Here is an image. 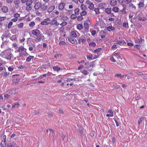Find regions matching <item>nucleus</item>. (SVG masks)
I'll return each mask as SVG.
<instances>
[{
	"label": "nucleus",
	"instance_id": "9b49d317",
	"mask_svg": "<svg viewBox=\"0 0 147 147\" xmlns=\"http://www.w3.org/2000/svg\"><path fill=\"white\" fill-rule=\"evenodd\" d=\"M15 143L13 141H10L8 143L7 146V147H15Z\"/></svg>",
	"mask_w": 147,
	"mask_h": 147
},
{
	"label": "nucleus",
	"instance_id": "052dcab7",
	"mask_svg": "<svg viewBox=\"0 0 147 147\" xmlns=\"http://www.w3.org/2000/svg\"><path fill=\"white\" fill-rule=\"evenodd\" d=\"M81 9H83L86 8L85 7V5L84 4H82L81 6Z\"/></svg>",
	"mask_w": 147,
	"mask_h": 147
},
{
	"label": "nucleus",
	"instance_id": "4468645a",
	"mask_svg": "<svg viewBox=\"0 0 147 147\" xmlns=\"http://www.w3.org/2000/svg\"><path fill=\"white\" fill-rule=\"evenodd\" d=\"M13 3L17 7H19V4L20 3V0H14Z\"/></svg>",
	"mask_w": 147,
	"mask_h": 147
},
{
	"label": "nucleus",
	"instance_id": "a211bd4d",
	"mask_svg": "<svg viewBox=\"0 0 147 147\" xmlns=\"http://www.w3.org/2000/svg\"><path fill=\"white\" fill-rule=\"evenodd\" d=\"M107 29L109 32H110L111 31L115 30V28L112 26H109L107 27Z\"/></svg>",
	"mask_w": 147,
	"mask_h": 147
},
{
	"label": "nucleus",
	"instance_id": "37998d69",
	"mask_svg": "<svg viewBox=\"0 0 147 147\" xmlns=\"http://www.w3.org/2000/svg\"><path fill=\"white\" fill-rule=\"evenodd\" d=\"M6 18V17H0V22L4 20Z\"/></svg>",
	"mask_w": 147,
	"mask_h": 147
},
{
	"label": "nucleus",
	"instance_id": "bb28decb",
	"mask_svg": "<svg viewBox=\"0 0 147 147\" xmlns=\"http://www.w3.org/2000/svg\"><path fill=\"white\" fill-rule=\"evenodd\" d=\"M84 129V128L82 127H81L79 129L80 135L81 136H82L83 135V134L82 132Z\"/></svg>",
	"mask_w": 147,
	"mask_h": 147
},
{
	"label": "nucleus",
	"instance_id": "6e6552de",
	"mask_svg": "<svg viewBox=\"0 0 147 147\" xmlns=\"http://www.w3.org/2000/svg\"><path fill=\"white\" fill-rule=\"evenodd\" d=\"M40 31L37 29L33 30L32 31L33 34L36 36H38L40 34Z\"/></svg>",
	"mask_w": 147,
	"mask_h": 147
},
{
	"label": "nucleus",
	"instance_id": "2eb2a0df",
	"mask_svg": "<svg viewBox=\"0 0 147 147\" xmlns=\"http://www.w3.org/2000/svg\"><path fill=\"white\" fill-rule=\"evenodd\" d=\"M65 6V3H61L59 6V9H63Z\"/></svg>",
	"mask_w": 147,
	"mask_h": 147
},
{
	"label": "nucleus",
	"instance_id": "09e8293b",
	"mask_svg": "<svg viewBox=\"0 0 147 147\" xmlns=\"http://www.w3.org/2000/svg\"><path fill=\"white\" fill-rule=\"evenodd\" d=\"M105 12L106 13L109 14L111 13V10H105Z\"/></svg>",
	"mask_w": 147,
	"mask_h": 147
},
{
	"label": "nucleus",
	"instance_id": "423d86ee",
	"mask_svg": "<svg viewBox=\"0 0 147 147\" xmlns=\"http://www.w3.org/2000/svg\"><path fill=\"white\" fill-rule=\"evenodd\" d=\"M32 3V0H27L26 2V5L28 7V8L30 9H31L32 8V7L31 6V5Z\"/></svg>",
	"mask_w": 147,
	"mask_h": 147
},
{
	"label": "nucleus",
	"instance_id": "c756f323",
	"mask_svg": "<svg viewBox=\"0 0 147 147\" xmlns=\"http://www.w3.org/2000/svg\"><path fill=\"white\" fill-rule=\"evenodd\" d=\"M96 45V43L94 42L90 43L89 44V46H91L92 47H95Z\"/></svg>",
	"mask_w": 147,
	"mask_h": 147
},
{
	"label": "nucleus",
	"instance_id": "f8f14e48",
	"mask_svg": "<svg viewBox=\"0 0 147 147\" xmlns=\"http://www.w3.org/2000/svg\"><path fill=\"white\" fill-rule=\"evenodd\" d=\"M117 0H111L110 2V5L112 6H115L117 5Z\"/></svg>",
	"mask_w": 147,
	"mask_h": 147
},
{
	"label": "nucleus",
	"instance_id": "58836bf2",
	"mask_svg": "<svg viewBox=\"0 0 147 147\" xmlns=\"http://www.w3.org/2000/svg\"><path fill=\"white\" fill-rule=\"evenodd\" d=\"M35 22H32L29 24V26L30 27L34 26L35 25Z\"/></svg>",
	"mask_w": 147,
	"mask_h": 147
},
{
	"label": "nucleus",
	"instance_id": "de8ad7c7",
	"mask_svg": "<svg viewBox=\"0 0 147 147\" xmlns=\"http://www.w3.org/2000/svg\"><path fill=\"white\" fill-rule=\"evenodd\" d=\"M119 12L120 13H126V11H125V10H121Z\"/></svg>",
	"mask_w": 147,
	"mask_h": 147
},
{
	"label": "nucleus",
	"instance_id": "603ef678",
	"mask_svg": "<svg viewBox=\"0 0 147 147\" xmlns=\"http://www.w3.org/2000/svg\"><path fill=\"white\" fill-rule=\"evenodd\" d=\"M92 55L89 56L87 55V59L90 60H91L92 59Z\"/></svg>",
	"mask_w": 147,
	"mask_h": 147
},
{
	"label": "nucleus",
	"instance_id": "cd10ccee",
	"mask_svg": "<svg viewBox=\"0 0 147 147\" xmlns=\"http://www.w3.org/2000/svg\"><path fill=\"white\" fill-rule=\"evenodd\" d=\"M46 34L48 36H51L53 35L52 33L49 30L47 31Z\"/></svg>",
	"mask_w": 147,
	"mask_h": 147
},
{
	"label": "nucleus",
	"instance_id": "dca6fc26",
	"mask_svg": "<svg viewBox=\"0 0 147 147\" xmlns=\"http://www.w3.org/2000/svg\"><path fill=\"white\" fill-rule=\"evenodd\" d=\"M77 36V35L76 32L74 31L72 32L70 34V36L69 37L76 38Z\"/></svg>",
	"mask_w": 147,
	"mask_h": 147
},
{
	"label": "nucleus",
	"instance_id": "6ab92c4d",
	"mask_svg": "<svg viewBox=\"0 0 147 147\" xmlns=\"http://www.w3.org/2000/svg\"><path fill=\"white\" fill-rule=\"evenodd\" d=\"M53 69L55 71H58L59 70H60L61 69L60 67L57 66H54L53 67Z\"/></svg>",
	"mask_w": 147,
	"mask_h": 147
},
{
	"label": "nucleus",
	"instance_id": "20e7f679",
	"mask_svg": "<svg viewBox=\"0 0 147 147\" xmlns=\"http://www.w3.org/2000/svg\"><path fill=\"white\" fill-rule=\"evenodd\" d=\"M68 40L70 42L74 44L77 43V42L76 40L74 38H75L69 37V36L67 37Z\"/></svg>",
	"mask_w": 147,
	"mask_h": 147
},
{
	"label": "nucleus",
	"instance_id": "864d4df0",
	"mask_svg": "<svg viewBox=\"0 0 147 147\" xmlns=\"http://www.w3.org/2000/svg\"><path fill=\"white\" fill-rule=\"evenodd\" d=\"M72 80H75V79L67 78L66 80V81L67 82H69Z\"/></svg>",
	"mask_w": 147,
	"mask_h": 147
},
{
	"label": "nucleus",
	"instance_id": "a19ab883",
	"mask_svg": "<svg viewBox=\"0 0 147 147\" xmlns=\"http://www.w3.org/2000/svg\"><path fill=\"white\" fill-rule=\"evenodd\" d=\"M19 106H20V105L19 104L17 103V104H16L15 105H13L12 106V107L13 108V107L15 108L16 107L18 108L19 107Z\"/></svg>",
	"mask_w": 147,
	"mask_h": 147
},
{
	"label": "nucleus",
	"instance_id": "5fc2aeb1",
	"mask_svg": "<svg viewBox=\"0 0 147 147\" xmlns=\"http://www.w3.org/2000/svg\"><path fill=\"white\" fill-rule=\"evenodd\" d=\"M20 15L18 13H16L14 14V17L16 18H17L18 17H19L20 16Z\"/></svg>",
	"mask_w": 147,
	"mask_h": 147
},
{
	"label": "nucleus",
	"instance_id": "412c9836",
	"mask_svg": "<svg viewBox=\"0 0 147 147\" xmlns=\"http://www.w3.org/2000/svg\"><path fill=\"white\" fill-rule=\"evenodd\" d=\"M138 19L141 21H144L146 20V18L144 17H141L140 16H139Z\"/></svg>",
	"mask_w": 147,
	"mask_h": 147
},
{
	"label": "nucleus",
	"instance_id": "680f3d73",
	"mask_svg": "<svg viewBox=\"0 0 147 147\" xmlns=\"http://www.w3.org/2000/svg\"><path fill=\"white\" fill-rule=\"evenodd\" d=\"M80 10H75V14L78 15L79 14Z\"/></svg>",
	"mask_w": 147,
	"mask_h": 147
},
{
	"label": "nucleus",
	"instance_id": "7c9ffc66",
	"mask_svg": "<svg viewBox=\"0 0 147 147\" xmlns=\"http://www.w3.org/2000/svg\"><path fill=\"white\" fill-rule=\"evenodd\" d=\"M144 119V118H142V117H140V118L139 120H138V124L139 125L140 124L141 122H142V120H143Z\"/></svg>",
	"mask_w": 147,
	"mask_h": 147
},
{
	"label": "nucleus",
	"instance_id": "f03ea898",
	"mask_svg": "<svg viewBox=\"0 0 147 147\" xmlns=\"http://www.w3.org/2000/svg\"><path fill=\"white\" fill-rule=\"evenodd\" d=\"M3 140L1 142L0 144V145L1 147H5L6 144V136L5 135L3 136Z\"/></svg>",
	"mask_w": 147,
	"mask_h": 147
},
{
	"label": "nucleus",
	"instance_id": "4be33fe9",
	"mask_svg": "<svg viewBox=\"0 0 147 147\" xmlns=\"http://www.w3.org/2000/svg\"><path fill=\"white\" fill-rule=\"evenodd\" d=\"M88 8L90 9H94V5L92 3L89 5H88Z\"/></svg>",
	"mask_w": 147,
	"mask_h": 147
},
{
	"label": "nucleus",
	"instance_id": "7ed1b4c3",
	"mask_svg": "<svg viewBox=\"0 0 147 147\" xmlns=\"http://www.w3.org/2000/svg\"><path fill=\"white\" fill-rule=\"evenodd\" d=\"M100 7V9H111V8H108L107 5L105 3H101L99 4Z\"/></svg>",
	"mask_w": 147,
	"mask_h": 147
},
{
	"label": "nucleus",
	"instance_id": "f257e3e1",
	"mask_svg": "<svg viewBox=\"0 0 147 147\" xmlns=\"http://www.w3.org/2000/svg\"><path fill=\"white\" fill-rule=\"evenodd\" d=\"M6 58L8 59H11V58L13 57L12 53L10 51H7L5 55Z\"/></svg>",
	"mask_w": 147,
	"mask_h": 147
},
{
	"label": "nucleus",
	"instance_id": "ea45409f",
	"mask_svg": "<svg viewBox=\"0 0 147 147\" xmlns=\"http://www.w3.org/2000/svg\"><path fill=\"white\" fill-rule=\"evenodd\" d=\"M117 44L116 43H114L113 46L112 47V49H116L117 48Z\"/></svg>",
	"mask_w": 147,
	"mask_h": 147
},
{
	"label": "nucleus",
	"instance_id": "69168bd1",
	"mask_svg": "<svg viewBox=\"0 0 147 147\" xmlns=\"http://www.w3.org/2000/svg\"><path fill=\"white\" fill-rule=\"evenodd\" d=\"M111 60L113 62L116 61V60L114 59L113 57H111Z\"/></svg>",
	"mask_w": 147,
	"mask_h": 147
},
{
	"label": "nucleus",
	"instance_id": "b1692460",
	"mask_svg": "<svg viewBox=\"0 0 147 147\" xmlns=\"http://www.w3.org/2000/svg\"><path fill=\"white\" fill-rule=\"evenodd\" d=\"M19 80L16 78L13 80V82L14 84H16L19 82Z\"/></svg>",
	"mask_w": 147,
	"mask_h": 147
},
{
	"label": "nucleus",
	"instance_id": "3c124183",
	"mask_svg": "<svg viewBox=\"0 0 147 147\" xmlns=\"http://www.w3.org/2000/svg\"><path fill=\"white\" fill-rule=\"evenodd\" d=\"M59 13V12L58 11H53L52 12V14L53 15L55 14L58 15Z\"/></svg>",
	"mask_w": 147,
	"mask_h": 147
},
{
	"label": "nucleus",
	"instance_id": "4d7b16f0",
	"mask_svg": "<svg viewBox=\"0 0 147 147\" xmlns=\"http://www.w3.org/2000/svg\"><path fill=\"white\" fill-rule=\"evenodd\" d=\"M65 42H64V41H60L59 42V45H65Z\"/></svg>",
	"mask_w": 147,
	"mask_h": 147
},
{
	"label": "nucleus",
	"instance_id": "39448f33",
	"mask_svg": "<svg viewBox=\"0 0 147 147\" xmlns=\"http://www.w3.org/2000/svg\"><path fill=\"white\" fill-rule=\"evenodd\" d=\"M78 43L79 44H80L81 42H82L83 44H85L86 42V39L83 36L80 37L78 39Z\"/></svg>",
	"mask_w": 147,
	"mask_h": 147
},
{
	"label": "nucleus",
	"instance_id": "c85d7f7f",
	"mask_svg": "<svg viewBox=\"0 0 147 147\" xmlns=\"http://www.w3.org/2000/svg\"><path fill=\"white\" fill-rule=\"evenodd\" d=\"M83 28V26L82 24H79L78 25L77 27L78 29L80 30L82 29Z\"/></svg>",
	"mask_w": 147,
	"mask_h": 147
},
{
	"label": "nucleus",
	"instance_id": "473e14b6",
	"mask_svg": "<svg viewBox=\"0 0 147 147\" xmlns=\"http://www.w3.org/2000/svg\"><path fill=\"white\" fill-rule=\"evenodd\" d=\"M77 17V16L75 14H72L71 16V18L72 19H75Z\"/></svg>",
	"mask_w": 147,
	"mask_h": 147
},
{
	"label": "nucleus",
	"instance_id": "49530a36",
	"mask_svg": "<svg viewBox=\"0 0 147 147\" xmlns=\"http://www.w3.org/2000/svg\"><path fill=\"white\" fill-rule=\"evenodd\" d=\"M3 36L5 37H8L9 36V34H7L6 33L4 34L3 35Z\"/></svg>",
	"mask_w": 147,
	"mask_h": 147
},
{
	"label": "nucleus",
	"instance_id": "6e6d98bb",
	"mask_svg": "<svg viewBox=\"0 0 147 147\" xmlns=\"http://www.w3.org/2000/svg\"><path fill=\"white\" fill-rule=\"evenodd\" d=\"M8 69L9 71H12L13 70V68L11 67H9L8 68Z\"/></svg>",
	"mask_w": 147,
	"mask_h": 147
},
{
	"label": "nucleus",
	"instance_id": "9d476101",
	"mask_svg": "<svg viewBox=\"0 0 147 147\" xmlns=\"http://www.w3.org/2000/svg\"><path fill=\"white\" fill-rule=\"evenodd\" d=\"M41 4L39 2L36 3L35 4L34 8L35 9H38L41 7Z\"/></svg>",
	"mask_w": 147,
	"mask_h": 147
},
{
	"label": "nucleus",
	"instance_id": "72a5a7b5",
	"mask_svg": "<svg viewBox=\"0 0 147 147\" xmlns=\"http://www.w3.org/2000/svg\"><path fill=\"white\" fill-rule=\"evenodd\" d=\"M82 73L84 75H88L89 74V73L86 70H84L82 71Z\"/></svg>",
	"mask_w": 147,
	"mask_h": 147
},
{
	"label": "nucleus",
	"instance_id": "8fccbe9b",
	"mask_svg": "<svg viewBox=\"0 0 147 147\" xmlns=\"http://www.w3.org/2000/svg\"><path fill=\"white\" fill-rule=\"evenodd\" d=\"M61 18L63 20L65 21L67 20L68 19V18L67 16H64L62 17Z\"/></svg>",
	"mask_w": 147,
	"mask_h": 147
},
{
	"label": "nucleus",
	"instance_id": "79ce46f5",
	"mask_svg": "<svg viewBox=\"0 0 147 147\" xmlns=\"http://www.w3.org/2000/svg\"><path fill=\"white\" fill-rule=\"evenodd\" d=\"M135 48L137 49H139L141 47V46L139 45H136L134 46Z\"/></svg>",
	"mask_w": 147,
	"mask_h": 147
},
{
	"label": "nucleus",
	"instance_id": "e2e57ef3",
	"mask_svg": "<svg viewBox=\"0 0 147 147\" xmlns=\"http://www.w3.org/2000/svg\"><path fill=\"white\" fill-rule=\"evenodd\" d=\"M7 73L6 72H4V74L3 75V78H4L6 77L7 76Z\"/></svg>",
	"mask_w": 147,
	"mask_h": 147
},
{
	"label": "nucleus",
	"instance_id": "393cba45",
	"mask_svg": "<svg viewBox=\"0 0 147 147\" xmlns=\"http://www.w3.org/2000/svg\"><path fill=\"white\" fill-rule=\"evenodd\" d=\"M49 22L47 21H43L41 22L40 24L42 25H46L48 24Z\"/></svg>",
	"mask_w": 147,
	"mask_h": 147
},
{
	"label": "nucleus",
	"instance_id": "338daca9",
	"mask_svg": "<svg viewBox=\"0 0 147 147\" xmlns=\"http://www.w3.org/2000/svg\"><path fill=\"white\" fill-rule=\"evenodd\" d=\"M123 1L124 0H118V1L119 3L120 4L123 3Z\"/></svg>",
	"mask_w": 147,
	"mask_h": 147
},
{
	"label": "nucleus",
	"instance_id": "a878e982",
	"mask_svg": "<svg viewBox=\"0 0 147 147\" xmlns=\"http://www.w3.org/2000/svg\"><path fill=\"white\" fill-rule=\"evenodd\" d=\"M56 22V20H55V19L51 20L49 22V24L52 25H53L55 24V23Z\"/></svg>",
	"mask_w": 147,
	"mask_h": 147
},
{
	"label": "nucleus",
	"instance_id": "4c0bfd02",
	"mask_svg": "<svg viewBox=\"0 0 147 147\" xmlns=\"http://www.w3.org/2000/svg\"><path fill=\"white\" fill-rule=\"evenodd\" d=\"M86 14V12L85 11H82L80 13V15L81 16H83L85 15Z\"/></svg>",
	"mask_w": 147,
	"mask_h": 147
},
{
	"label": "nucleus",
	"instance_id": "c9c22d12",
	"mask_svg": "<svg viewBox=\"0 0 147 147\" xmlns=\"http://www.w3.org/2000/svg\"><path fill=\"white\" fill-rule=\"evenodd\" d=\"M13 23L12 22H10L9 23L8 26V28L10 29L11 28V26L12 25Z\"/></svg>",
	"mask_w": 147,
	"mask_h": 147
},
{
	"label": "nucleus",
	"instance_id": "5701e85b",
	"mask_svg": "<svg viewBox=\"0 0 147 147\" xmlns=\"http://www.w3.org/2000/svg\"><path fill=\"white\" fill-rule=\"evenodd\" d=\"M144 2L143 1H141L139 3L138 5L139 8H141L144 6Z\"/></svg>",
	"mask_w": 147,
	"mask_h": 147
},
{
	"label": "nucleus",
	"instance_id": "bf43d9fd",
	"mask_svg": "<svg viewBox=\"0 0 147 147\" xmlns=\"http://www.w3.org/2000/svg\"><path fill=\"white\" fill-rule=\"evenodd\" d=\"M13 0H6V2L8 3H11L12 2Z\"/></svg>",
	"mask_w": 147,
	"mask_h": 147
},
{
	"label": "nucleus",
	"instance_id": "2f4dec72",
	"mask_svg": "<svg viewBox=\"0 0 147 147\" xmlns=\"http://www.w3.org/2000/svg\"><path fill=\"white\" fill-rule=\"evenodd\" d=\"M24 25V23H21L20 24H18L17 26L18 28H22Z\"/></svg>",
	"mask_w": 147,
	"mask_h": 147
},
{
	"label": "nucleus",
	"instance_id": "a18cd8bd",
	"mask_svg": "<svg viewBox=\"0 0 147 147\" xmlns=\"http://www.w3.org/2000/svg\"><path fill=\"white\" fill-rule=\"evenodd\" d=\"M60 25H61L62 26H64L66 25L67 24V22H63L60 24Z\"/></svg>",
	"mask_w": 147,
	"mask_h": 147
},
{
	"label": "nucleus",
	"instance_id": "f704fd0d",
	"mask_svg": "<svg viewBox=\"0 0 147 147\" xmlns=\"http://www.w3.org/2000/svg\"><path fill=\"white\" fill-rule=\"evenodd\" d=\"M123 26L125 28H128L129 27L128 24L126 23V22H124L123 24Z\"/></svg>",
	"mask_w": 147,
	"mask_h": 147
},
{
	"label": "nucleus",
	"instance_id": "c03bdc74",
	"mask_svg": "<svg viewBox=\"0 0 147 147\" xmlns=\"http://www.w3.org/2000/svg\"><path fill=\"white\" fill-rule=\"evenodd\" d=\"M82 16H79L78 17L77 20L78 21H81L83 19V17H82Z\"/></svg>",
	"mask_w": 147,
	"mask_h": 147
},
{
	"label": "nucleus",
	"instance_id": "774afa93",
	"mask_svg": "<svg viewBox=\"0 0 147 147\" xmlns=\"http://www.w3.org/2000/svg\"><path fill=\"white\" fill-rule=\"evenodd\" d=\"M86 3L88 5H89L91 3L89 0H87Z\"/></svg>",
	"mask_w": 147,
	"mask_h": 147
},
{
	"label": "nucleus",
	"instance_id": "0eeeda50",
	"mask_svg": "<svg viewBox=\"0 0 147 147\" xmlns=\"http://www.w3.org/2000/svg\"><path fill=\"white\" fill-rule=\"evenodd\" d=\"M116 43L117 44H118L120 45H124L126 44V42L123 40H118L116 41Z\"/></svg>",
	"mask_w": 147,
	"mask_h": 147
},
{
	"label": "nucleus",
	"instance_id": "e433bc0d",
	"mask_svg": "<svg viewBox=\"0 0 147 147\" xmlns=\"http://www.w3.org/2000/svg\"><path fill=\"white\" fill-rule=\"evenodd\" d=\"M101 49L100 48H98L95 50L94 52V53H95L96 52H98L101 51Z\"/></svg>",
	"mask_w": 147,
	"mask_h": 147
},
{
	"label": "nucleus",
	"instance_id": "aec40b11",
	"mask_svg": "<svg viewBox=\"0 0 147 147\" xmlns=\"http://www.w3.org/2000/svg\"><path fill=\"white\" fill-rule=\"evenodd\" d=\"M34 57V56H29L26 59V61L27 62H29L30 61L31 59L33 58Z\"/></svg>",
	"mask_w": 147,
	"mask_h": 147
},
{
	"label": "nucleus",
	"instance_id": "f3484780",
	"mask_svg": "<svg viewBox=\"0 0 147 147\" xmlns=\"http://www.w3.org/2000/svg\"><path fill=\"white\" fill-rule=\"evenodd\" d=\"M17 93L18 91H17V89L16 88H13L11 90V93L12 94H15Z\"/></svg>",
	"mask_w": 147,
	"mask_h": 147
},
{
	"label": "nucleus",
	"instance_id": "1a4fd4ad",
	"mask_svg": "<svg viewBox=\"0 0 147 147\" xmlns=\"http://www.w3.org/2000/svg\"><path fill=\"white\" fill-rule=\"evenodd\" d=\"M84 28L85 32H88V30L89 28V26L88 24L86 22L84 23Z\"/></svg>",
	"mask_w": 147,
	"mask_h": 147
},
{
	"label": "nucleus",
	"instance_id": "13d9d810",
	"mask_svg": "<svg viewBox=\"0 0 147 147\" xmlns=\"http://www.w3.org/2000/svg\"><path fill=\"white\" fill-rule=\"evenodd\" d=\"M94 11L95 12L96 14H98L100 13L99 10H94Z\"/></svg>",
	"mask_w": 147,
	"mask_h": 147
},
{
	"label": "nucleus",
	"instance_id": "0e129e2a",
	"mask_svg": "<svg viewBox=\"0 0 147 147\" xmlns=\"http://www.w3.org/2000/svg\"><path fill=\"white\" fill-rule=\"evenodd\" d=\"M92 35H94L96 34V31L95 30H92L91 32Z\"/></svg>",
	"mask_w": 147,
	"mask_h": 147
},
{
	"label": "nucleus",
	"instance_id": "ddd939ff",
	"mask_svg": "<svg viewBox=\"0 0 147 147\" xmlns=\"http://www.w3.org/2000/svg\"><path fill=\"white\" fill-rule=\"evenodd\" d=\"M24 48L22 46H21L18 48V49L15 51V52H19L20 53V51L21 52L23 51L24 50Z\"/></svg>",
	"mask_w": 147,
	"mask_h": 147
}]
</instances>
